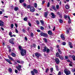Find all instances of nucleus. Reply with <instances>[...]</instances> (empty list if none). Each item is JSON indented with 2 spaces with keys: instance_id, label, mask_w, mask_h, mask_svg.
Here are the masks:
<instances>
[{
  "instance_id": "34",
  "label": "nucleus",
  "mask_w": 75,
  "mask_h": 75,
  "mask_svg": "<svg viewBox=\"0 0 75 75\" xmlns=\"http://www.w3.org/2000/svg\"><path fill=\"white\" fill-rule=\"evenodd\" d=\"M27 8H30H30H31V6L30 5H27Z\"/></svg>"
},
{
  "instance_id": "37",
  "label": "nucleus",
  "mask_w": 75,
  "mask_h": 75,
  "mask_svg": "<svg viewBox=\"0 0 75 75\" xmlns=\"http://www.w3.org/2000/svg\"><path fill=\"white\" fill-rule=\"evenodd\" d=\"M23 20L25 21H27V18L26 17V18H24Z\"/></svg>"
},
{
  "instance_id": "17",
  "label": "nucleus",
  "mask_w": 75,
  "mask_h": 75,
  "mask_svg": "<svg viewBox=\"0 0 75 75\" xmlns=\"http://www.w3.org/2000/svg\"><path fill=\"white\" fill-rule=\"evenodd\" d=\"M52 8L53 10H54L55 11H57V9H56V8L54 6H52Z\"/></svg>"
},
{
  "instance_id": "33",
  "label": "nucleus",
  "mask_w": 75,
  "mask_h": 75,
  "mask_svg": "<svg viewBox=\"0 0 75 75\" xmlns=\"http://www.w3.org/2000/svg\"><path fill=\"white\" fill-rule=\"evenodd\" d=\"M34 6H35V7L36 8V7H37V4L36 3H35L34 4Z\"/></svg>"
},
{
  "instance_id": "54",
  "label": "nucleus",
  "mask_w": 75,
  "mask_h": 75,
  "mask_svg": "<svg viewBox=\"0 0 75 75\" xmlns=\"http://www.w3.org/2000/svg\"><path fill=\"white\" fill-rule=\"evenodd\" d=\"M22 31L23 32V33H25V30L24 29H23L22 30Z\"/></svg>"
},
{
  "instance_id": "39",
  "label": "nucleus",
  "mask_w": 75,
  "mask_h": 75,
  "mask_svg": "<svg viewBox=\"0 0 75 75\" xmlns=\"http://www.w3.org/2000/svg\"><path fill=\"white\" fill-rule=\"evenodd\" d=\"M40 23H41L42 24H44V22L42 20H40Z\"/></svg>"
},
{
  "instance_id": "36",
  "label": "nucleus",
  "mask_w": 75,
  "mask_h": 75,
  "mask_svg": "<svg viewBox=\"0 0 75 75\" xmlns=\"http://www.w3.org/2000/svg\"><path fill=\"white\" fill-rule=\"evenodd\" d=\"M11 28L12 29L13 28V27H14V25H13V24H11Z\"/></svg>"
},
{
  "instance_id": "8",
  "label": "nucleus",
  "mask_w": 75,
  "mask_h": 75,
  "mask_svg": "<svg viewBox=\"0 0 75 75\" xmlns=\"http://www.w3.org/2000/svg\"><path fill=\"white\" fill-rule=\"evenodd\" d=\"M6 61L8 63V64H12V63L11 62V61H10V60L9 59H5Z\"/></svg>"
},
{
  "instance_id": "64",
  "label": "nucleus",
  "mask_w": 75,
  "mask_h": 75,
  "mask_svg": "<svg viewBox=\"0 0 75 75\" xmlns=\"http://www.w3.org/2000/svg\"><path fill=\"white\" fill-rule=\"evenodd\" d=\"M37 32H40L41 31V30H37Z\"/></svg>"
},
{
  "instance_id": "43",
  "label": "nucleus",
  "mask_w": 75,
  "mask_h": 75,
  "mask_svg": "<svg viewBox=\"0 0 75 75\" xmlns=\"http://www.w3.org/2000/svg\"><path fill=\"white\" fill-rule=\"evenodd\" d=\"M59 5H57L56 6V8L57 9H59Z\"/></svg>"
},
{
  "instance_id": "42",
  "label": "nucleus",
  "mask_w": 75,
  "mask_h": 75,
  "mask_svg": "<svg viewBox=\"0 0 75 75\" xmlns=\"http://www.w3.org/2000/svg\"><path fill=\"white\" fill-rule=\"evenodd\" d=\"M48 71H49V69L48 68H47L46 69V72L47 73V72H48Z\"/></svg>"
},
{
  "instance_id": "21",
  "label": "nucleus",
  "mask_w": 75,
  "mask_h": 75,
  "mask_svg": "<svg viewBox=\"0 0 75 75\" xmlns=\"http://www.w3.org/2000/svg\"><path fill=\"white\" fill-rule=\"evenodd\" d=\"M33 71L35 74H38V71L37 70L35 69H34Z\"/></svg>"
},
{
  "instance_id": "7",
  "label": "nucleus",
  "mask_w": 75,
  "mask_h": 75,
  "mask_svg": "<svg viewBox=\"0 0 75 75\" xmlns=\"http://www.w3.org/2000/svg\"><path fill=\"white\" fill-rule=\"evenodd\" d=\"M30 11H31V12H34L35 11V9H34V8L33 7H31L30 8Z\"/></svg>"
},
{
  "instance_id": "15",
  "label": "nucleus",
  "mask_w": 75,
  "mask_h": 75,
  "mask_svg": "<svg viewBox=\"0 0 75 75\" xmlns=\"http://www.w3.org/2000/svg\"><path fill=\"white\" fill-rule=\"evenodd\" d=\"M47 51V47L45 46L44 47V49L42 50L43 52H45Z\"/></svg>"
},
{
  "instance_id": "59",
  "label": "nucleus",
  "mask_w": 75,
  "mask_h": 75,
  "mask_svg": "<svg viewBox=\"0 0 75 75\" xmlns=\"http://www.w3.org/2000/svg\"><path fill=\"white\" fill-rule=\"evenodd\" d=\"M61 72L59 71L58 73V75H61Z\"/></svg>"
},
{
  "instance_id": "47",
  "label": "nucleus",
  "mask_w": 75,
  "mask_h": 75,
  "mask_svg": "<svg viewBox=\"0 0 75 75\" xmlns=\"http://www.w3.org/2000/svg\"><path fill=\"white\" fill-rule=\"evenodd\" d=\"M23 6H24V7H26V6H27V5L26 4L24 3H23Z\"/></svg>"
},
{
  "instance_id": "48",
  "label": "nucleus",
  "mask_w": 75,
  "mask_h": 75,
  "mask_svg": "<svg viewBox=\"0 0 75 75\" xmlns=\"http://www.w3.org/2000/svg\"><path fill=\"white\" fill-rule=\"evenodd\" d=\"M12 35V32H9V35Z\"/></svg>"
},
{
  "instance_id": "28",
  "label": "nucleus",
  "mask_w": 75,
  "mask_h": 75,
  "mask_svg": "<svg viewBox=\"0 0 75 75\" xmlns=\"http://www.w3.org/2000/svg\"><path fill=\"white\" fill-rule=\"evenodd\" d=\"M43 40H45V43H47V40L46 38H44Z\"/></svg>"
},
{
  "instance_id": "16",
  "label": "nucleus",
  "mask_w": 75,
  "mask_h": 75,
  "mask_svg": "<svg viewBox=\"0 0 75 75\" xmlns=\"http://www.w3.org/2000/svg\"><path fill=\"white\" fill-rule=\"evenodd\" d=\"M48 33L49 35H52V31L49 30L48 31Z\"/></svg>"
},
{
  "instance_id": "11",
  "label": "nucleus",
  "mask_w": 75,
  "mask_h": 75,
  "mask_svg": "<svg viewBox=\"0 0 75 75\" xmlns=\"http://www.w3.org/2000/svg\"><path fill=\"white\" fill-rule=\"evenodd\" d=\"M35 56H36L38 58H39L40 54V53H35Z\"/></svg>"
},
{
  "instance_id": "45",
  "label": "nucleus",
  "mask_w": 75,
  "mask_h": 75,
  "mask_svg": "<svg viewBox=\"0 0 75 75\" xmlns=\"http://www.w3.org/2000/svg\"><path fill=\"white\" fill-rule=\"evenodd\" d=\"M40 29L41 30H43L44 29V27H43L41 26Z\"/></svg>"
},
{
  "instance_id": "5",
  "label": "nucleus",
  "mask_w": 75,
  "mask_h": 75,
  "mask_svg": "<svg viewBox=\"0 0 75 75\" xmlns=\"http://www.w3.org/2000/svg\"><path fill=\"white\" fill-rule=\"evenodd\" d=\"M21 66L20 65H18V66H16V68L19 71H21Z\"/></svg>"
},
{
  "instance_id": "4",
  "label": "nucleus",
  "mask_w": 75,
  "mask_h": 75,
  "mask_svg": "<svg viewBox=\"0 0 75 75\" xmlns=\"http://www.w3.org/2000/svg\"><path fill=\"white\" fill-rule=\"evenodd\" d=\"M14 40V38H11L9 40V42L11 44L14 45V43L13 42V41Z\"/></svg>"
},
{
  "instance_id": "13",
  "label": "nucleus",
  "mask_w": 75,
  "mask_h": 75,
  "mask_svg": "<svg viewBox=\"0 0 75 75\" xmlns=\"http://www.w3.org/2000/svg\"><path fill=\"white\" fill-rule=\"evenodd\" d=\"M11 55L12 56V57H15L16 56V54L13 52H12L11 54Z\"/></svg>"
},
{
  "instance_id": "52",
  "label": "nucleus",
  "mask_w": 75,
  "mask_h": 75,
  "mask_svg": "<svg viewBox=\"0 0 75 75\" xmlns=\"http://www.w3.org/2000/svg\"><path fill=\"white\" fill-rule=\"evenodd\" d=\"M65 59H68V56H65Z\"/></svg>"
},
{
  "instance_id": "49",
  "label": "nucleus",
  "mask_w": 75,
  "mask_h": 75,
  "mask_svg": "<svg viewBox=\"0 0 75 75\" xmlns=\"http://www.w3.org/2000/svg\"><path fill=\"white\" fill-rule=\"evenodd\" d=\"M33 35H34V34H33V33H31V36L32 37H33Z\"/></svg>"
},
{
  "instance_id": "3",
  "label": "nucleus",
  "mask_w": 75,
  "mask_h": 75,
  "mask_svg": "<svg viewBox=\"0 0 75 75\" xmlns=\"http://www.w3.org/2000/svg\"><path fill=\"white\" fill-rule=\"evenodd\" d=\"M40 35L41 36H43L44 37H48V35L45 33H43L42 32H41L40 33Z\"/></svg>"
},
{
  "instance_id": "30",
  "label": "nucleus",
  "mask_w": 75,
  "mask_h": 75,
  "mask_svg": "<svg viewBox=\"0 0 75 75\" xmlns=\"http://www.w3.org/2000/svg\"><path fill=\"white\" fill-rule=\"evenodd\" d=\"M50 72L52 73V72H53V68H52V67L50 68Z\"/></svg>"
},
{
  "instance_id": "2",
  "label": "nucleus",
  "mask_w": 75,
  "mask_h": 75,
  "mask_svg": "<svg viewBox=\"0 0 75 75\" xmlns=\"http://www.w3.org/2000/svg\"><path fill=\"white\" fill-rule=\"evenodd\" d=\"M64 72L65 74H66V75H69L71 74V71H70L69 70L67 69H66L64 70Z\"/></svg>"
},
{
  "instance_id": "38",
  "label": "nucleus",
  "mask_w": 75,
  "mask_h": 75,
  "mask_svg": "<svg viewBox=\"0 0 75 75\" xmlns=\"http://www.w3.org/2000/svg\"><path fill=\"white\" fill-rule=\"evenodd\" d=\"M62 45H66V42H63L62 43Z\"/></svg>"
},
{
  "instance_id": "27",
  "label": "nucleus",
  "mask_w": 75,
  "mask_h": 75,
  "mask_svg": "<svg viewBox=\"0 0 75 75\" xmlns=\"http://www.w3.org/2000/svg\"><path fill=\"white\" fill-rule=\"evenodd\" d=\"M59 58L60 59H62H62H64V57L62 56H59Z\"/></svg>"
},
{
  "instance_id": "22",
  "label": "nucleus",
  "mask_w": 75,
  "mask_h": 75,
  "mask_svg": "<svg viewBox=\"0 0 75 75\" xmlns=\"http://www.w3.org/2000/svg\"><path fill=\"white\" fill-rule=\"evenodd\" d=\"M55 67L56 68V69L57 71H59V69L58 68V67L57 65H55Z\"/></svg>"
},
{
  "instance_id": "50",
  "label": "nucleus",
  "mask_w": 75,
  "mask_h": 75,
  "mask_svg": "<svg viewBox=\"0 0 75 75\" xmlns=\"http://www.w3.org/2000/svg\"><path fill=\"white\" fill-rule=\"evenodd\" d=\"M69 45H72V43H71V42H69Z\"/></svg>"
},
{
  "instance_id": "26",
  "label": "nucleus",
  "mask_w": 75,
  "mask_h": 75,
  "mask_svg": "<svg viewBox=\"0 0 75 75\" xmlns=\"http://www.w3.org/2000/svg\"><path fill=\"white\" fill-rule=\"evenodd\" d=\"M9 72H10V73H12V71L13 70L11 68H9L8 69Z\"/></svg>"
},
{
  "instance_id": "44",
  "label": "nucleus",
  "mask_w": 75,
  "mask_h": 75,
  "mask_svg": "<svg viewBox=\"0 0 75 75\" xmlns=\"http://www.w3.org/2000/svg\"><path fill=\"white\" fill-rule=\"evenodd\" d=\"M36 22L37 24H40V23H39V22L38 20H37L36 21Z\"/></svg>"
},
{
  "instance_id": "60",
  "label": "nucleus",
  "mask_w": 75,
  "mask_h": 75,
  "mask_svg": "<svg viewBox=\"0 0 75 75\" xmlns=\"http://www.w3.org/2000/svg\"><path fill=\"white\" fill-rule=\"evenodd\" d=\"M44 3H45V1H42V4H44Z\"/></svg>"
},
{
  "instance_id": "6",
  "label": "nucleus",
  "mask_w": 75,
  "mask_h": 75,
  "mask_svg": "<svg viewBox=\"0 0 75 75\" xmlns=\"http://www.w3.org/2000/svg\"><path fill=\"white\" fill-rule=\"evenodd\" d=\"M55 62H56L57 64H59V62H60L59 59L57 58H56L55 59Z\"/></svg>"
},
{
  "instance_id": "31",
  "label": "nucleus",
  "mask_w": 75,
  "mask_h": 75,
  "mask_svg": "<svg viewBox=\"0 0 75 75\" xmlns=\"http://www.w3.org/2000/svg\"><path fill=\"white\" fill-rule=\"evenodd\" d=\"M59 23H62V22H63V20H62V19H59Z\"/></svg>"
},
{
  "instance_id": "14",
  "label": "nucleus",
  "mask_w": 75,
  "mask_h": 75,
  "mask_svg": "<svg viewBox=\"0 0 75 75\" xmlns=\"http://www.w3.org/2000/svg\"><path fill=\"white\" fill-rule=\"evenodd\" d=\"M8 58L9 59H10L11 61H14V59L12 57H11L9 55H8Z\"/></svg>"
},
{
  "instance_id": "29",
  "label": "nucleus",
  "mask_w": 75,
  "mask_h": 75,
  "mask_svg": "<svg viewBox=\"0 0 75 75\" xmlns=\"http://www.w3.org/2000/svg\"><path fill=\"white\" fill-rule=\"evenodd\" d=\"M31 72L32 74V75H35V73H34V71H31Z\"/></svg>"
},
{
  "instance_id": "62",
  "label": "nucleus",
  "mask_w": 75,
  "mask_h": 75,
  "mask_svg": "<svg viewBox=\"0 0 75 75\" xmlns=\"http://www.w3.org/2000/svg\"><path fill=\"white\" fill-rule=\"evenodd\" d=\"M55 27L54 26V28L53 29V31H55Z\"/></svg>"
},
{
  "instance_id": "23",
  "label": "nucleus",
  "mask_w": 75,
  "mask_h": 75,
  "mask_svg": "<svg viewBox=\"0 0 75 75\" xmlns=\"http://www.w3.org/2000/svg\"><path fill=\"white\" fill-rule=\"evenodd\" d=\"M14 10L16 11H17L18 10V7H16L14 8Z\"/></svg>"
},
{
  "instance_id": "61",
  "label": "nucleus",
  "mask_w": 75,
  "mask_h": 75,
  "mask_svg": "<svg viewBox=\"0 0 75 75\" xmlns=\"http://www.w3.org/2000/svg\"><path fill=\"white\" fill-rule=\"evenodd\" d=\"M11 8H14V6H13L12 5L11 6Z\"/></svg>"
},
{
  "instance_id": "35",
  "label": "nucleus",
  "mask_w": 75,
  "mask_h": 75,
  "mask_svg": "<svg viewBox=\"0 0 75 75\" xmlns=\"http://www.w3.org/2000/svg\"><path fill=\"white\" fill-rule=\"evenodd\" d=\"M19 1L21 3H23V2L24 1V0H20Z\"/></svg>"
},
{
  "instance_id": "53",
  "label": "nucleus",
  "mask_w": 75,
  "mask_h": 75,
  "mask_svg": "<svg viewBox=\"0 0 75 75\" xmlns=\"http://www.w3.org/2000/svg\"><path fill=\"white\" fill-rule=\"evenodd\" d=\"M69 31L68 30H67V32H66V33L67 34H68L69 33Z\"/></svg>"
},
{
  "instance_id": "40",
  "label": "nucleus",
  "mask_w": 75,
  "mask_h": 75,
  "mask_svg": "<svg viewBox=\"0 0 75 75\" xmlns=\"http://www.w3.org/2000/svg\"><path fill=\"white\" fill-rule=\"evenodd\" d=\"M69 21H68V23H71V19H70V18H69Z\"/></svg>"
},
{
  "instance_id": "63",
  "label": "nucleus",
  "mask_w": 75,
  "mask_h": 75,
  "mask_svg": "<svg viewBox=\"0 0 75 75\" xmlns=\"http://www.w3.org/2000/svg\"><path fill=\"white\" fill-rule=\"evenodd\" d=\"M3 14V12H2V11H0V14Z\"/></svg>"
},
{
  "instance_id": "58",
  "label": "nucleus",
  "mask_w": 75,
  "mask_h": 75,
  "mask_svg": "<svg viewBox=\"0 0 75 75\" xmlns=\"http://www.w3.org/2000/svg\"><path fill=\"white\" fill-rule=\"evenodd\" d=\"M0 23H2L3 24H4V22L3 21H2L0 20Z\"/></svg>"
},
{
  "instance_id": "55",
  "label": "nucleus",
  "mask_w": 75,
  "mask_h": 75,
  "mask_svg": "<svg viewBox=\"0 0 75 75\" xmlns=\"http://www.w3.org/2000/svg\"><path fill=\"white\" fill-rule=\"evenodd\" d=\"M25 40L26 41H27V37H25Z\"/></svg>"
},
{
  "instance_id": "25",
  "label": "nucleus",
  "mask_w": 75,
  "mask_h": 75,
  "mask_svg": "<svg viewBox=\"0 0 75 75\" xmlns=\"http://www.w3.org/2000/svg\"><path fill=\"white\" fill-rule=\"evenodd\" d=\"M46 51L47 53H49L50 51V49L47 48L46 50Z\"/></svg>"
},
{
  "instance_id": "1",
  "label": "nucleus",
  "mask_w": 75,
  "mask_h": 75,
  "mask_svg": "<svg viewBox=\"0 0 75 75\" xmlns=\"http://www.w3.org/2000/svg\"><path fill=\"white\" fill-rule=\"evenodd\" d=\"M20 51H21V52H20L22 56H24L26 55V52H27V50H25L21 49V46H19L18 47Z\"/></svg>"
},
{
  "instance_id": "57",
  "label": "nucleus",
  "mask_w": 75,
  "mask_h": 75,
  "mask_svg": "<svg viewBox=\"0 0 75 75\" xmlns=\"http://www.w3.org/2000/svg\"><path fill=\"white\" fill-rule=\"evenodd\" d=\"M35 46H36L35 44H33V47H35Z\"/></svg>"
},
{
  "instance_id": "56",
  "label": "nucleus",
  "mask_w": 75,
  "mask_h": 75,
  "mask_svg": "<svg viewBox=\"0 0 75 75\" xmlns=\"http://www.w3.org/2000/svg\"><path fill=\"white\" fill-rule=\"evenodd\" d=\"M28 25L30 27L31 26V23H28Z\"/></svg>"
},
{
  "instance_id": "46",
  "label": "nucleus",
  "mask_w": 75,
  "mask_h": 75,
  "mask_svg": "<svg viewBox=\"0 0 75 75\" xmlns=\"http://www.w3.org/2000/svg\"><path fill=\"white\" fill-rule=\"evenodd\" d=\"M4 25V24L3 23H0V26L1 27H3Z\"/></svg>"
},
{
  "instance_id": "18",
  "label": "nucleus",
  "mask_w": 75,
  "mask_h": 75,
  "mask_svg": "<svg viewBox=\"0 0 75 75\" xmlns=\"http://www.w3.org/2000/svg\"><path fill=\"white\" fill-rule=\"evenodd\" d=\"M65 8L66 9H68L69 8V5H66L65 6Z\"/></svg>"
},
{
  "instance_id": "19",
  "label": "nucleus",
  "mask_w": 75,
  "mask_h": 75,
  "mask_svg": "<svg viewBox=\"0 0 75 75\" xmlns=\"http://www.w3.org/2000/svg\"><path fill=\"white\" fill-rule=\"evenodd\" d=\"M48 14V12H46L45 13L44 15L45 17H47V16Z\"/></svg>"
},
{
  "instance_id": "20",
  "label": "nucleus",
  "mask_w": 75,
  "mask_h": 75,
  "mask_svg": "<svg viewBox=\"0 0 75 75\" xmlns=\"http://www.w3.org/2000/svg\"><path fill=\"white\" fill-rule=\"evenodd\" d=\"M68 18V19H69V18H70V17H69V16H67V15H65L64 16V18Z\"/></svg>"
},
{
  "instance_id": "12",
  "label": "nucleus",
  "mask_w": 75,
  "mask_h": 75,
  "mask_svg": "<svg viewBox=\"0 0 75 75\" xmlns=\"http://www.w3.org/2000/svg\"><path fill=\"white\" fill-rule=\"evenodd\" d=\"M61 37L63 40H65V36L64 35L62 34L61 35Z\"/></svg>"
},
{
  "instance_id": "9",
  "label": "nucleus",
  "mask_w": 75,
  "mask_h": 75,
  "mask_svg": "<svg viewBox=\"0 0 75 75\" xmlns=\"http://www.w3.org/2000/svg\"><path fill=\"white\" fill-rule=\"evenodd\" d=\"M69 57H71L73 58L74 61H75V56L74 55L72 56L71 55H69Z\"/></svg>"
},
{
  "instance_id": "10",
  "label": "nucleus",
  "mask_w": 75,
  "mask_h": 75,
  "mask_svg": "<svg viewBox=\"0 0 75 75\" xmlns=\"http://www.w3.org/2000/svg\"><path fill=\"white\" fill-rule=\"evenodd\" d=\"M51 15H52V18H55V15L54 14V13H51Z\"/></svg>"
},
{
  "instance_id": "32",
  "label": "nucleus",
  "mask_w": 75,
  "mask_h": 75,
  "mask_svg": "<svg viewBox=\"0 0 75 75\" xmlns=\"http://www.w3.org/2000/svg\"><path fill=\"white\" fill-rule=\"evenodd\" d=\"M56 57H57L59 56V53L57 52L56 53Z\"/></svg>"
},
{
  "instance_id": "51",
  "label": "nucleus",
  "mask_w": 75,
  "mask_h": 75,
  "mask_svg": "<svg viewBox=\"0 0 75 75\" xmlns=\"http://www.w3.org/2000/svg\"><path fill=\"white\" fill-rule=\"evenodd\" d=\"M15 72L16 73V74H17V73H18V70H15Z\"/></svg>"
},
{
  "instance_id": "41",
  "label": "nucleus",
  "mask_w": 75,
  "mask_h": 75,
  "mask_svg": "<svg viewBox=\"0 0 75 75\" xmlns=\"http://www.w3.org/2000/svg\"><path fill=\"white\" fill-rule=\"evenodd\" d=\"M15 31H16V33H18V31L17 30V28H16L15 29Z\"/></svg>"
},
{
  "instance_id": "24",
  "label": "nucleus",
  "mask_w": 75,
  "mask_h": 75,
  "mask_svg": "<svg viewBox=\"0 0 75 75\" xmlns=\"http://www.w3.org/2000/svg\"><path fill=\"white\" fill-rule=\"evenodd\" d=\"M50 3L48 2L47 4V7H50Z\"/></svg>"
}]
</instances>
